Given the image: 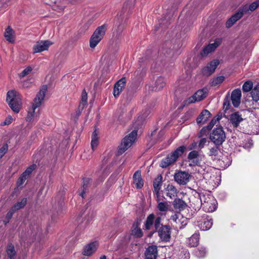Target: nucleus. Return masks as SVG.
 Here are the masks:
<instances>
[{
  "instance_id": "obj_30",
  "label": "nucleus",
  "mask_w": 259,
  "mask_h": 259,
  "mask_svg": "<svg viewBox=\"0 0 259 259\" xmlns=\"http://www.w3.org/2000/svg\"><path fill=\"white\" fill-rule=\"evenodd\" d=\"M240 15L239 14L235 13L232 15L226 22V27L227 28H229L232 27L234 24L238 20L240 19Z\"/></svg>"
},
{
  "instance_id": "obj_31",
  "label": "nucleus",
  "mask_w": 259,
  "mask_h": 259,
  "mask_svg": "<svg viewBox=\"0 0 259 259\" xmlns=\"http://www.w3.org/2000/svg\"><path fill=\"white\" fill-rule=\"evenodd\" d=\"M14 34V32L13 30L9 26L6 28L4 35L7 41L10 42H14L15 40Z\"/></svg>"
},
{
  "instance_id": "obj_27",
  "label": "nucleus",
  "mask_w": 259,
  "mask_h": 259,
  "mask_svg": "<svg viewBox=\"0 0 259 259\" xmlns=\"http://www.w3.org/2000/svg\"><path fill=\"white\" fill-rule=\"evenodd\" d=\"M172 205L176 210L179 211L185 209L187 206L186 203L180 198H175L172 202Z\"/></svg>"
},
{
  "instance_id": "obj_48",
  "label": "nucleus",
  "mask_w": 259,
  "mask_h": 259,
  "mask_svg": "<svg viewBox=\"0 0 259 259\" xmlns=\"http://www.w3.org/2000/svg\"><path fill=\"white\" fill-rule=\"evenodd\" d=\"M209 132L208 131V130H207L206 128L204 126L201 129L198 134V137L201 138L203 136H206L209 134Z\"/></svg>"
},
{
  "instance_id": "obj_16",
  "label": "nucleus",
  "mask_w": 259,
  "mask_h": 259,
  "mask_svg": "<svg viewBox=\"0 0 259 259\" xmlns=\"http://www.w3.org/2000/svg\"><path fill=\"white\" fill-rule=\"evenodd\" d=\"M125 84L126 78L125 77H122L115 83L113 90V95L115 98L118 96L122 91L123 89L125 86Z\"/></svg>"
},
{
  "instance_id": "obj_11",
  "label": "nucleus",
  "mask_w": 259,
  "mask_h": 259,
  "mask_svg": "<svg viewBox=\"0 0 259 259\" xmlns=\"http://www.w3.org/2000/svg\"><path fill=\"white\" fill-rule=\"evenodd\" d=\"M146 59L141 58L139 59V67L137 69L134 73V75L137 78V80H140L145 76L147 71V65L145 62Z\"/></svg>"
},
{
  "instance_id": "obj_17",
  "label": "nucleus",
  "mask_w": 259,
  "mask_h": 259,
  "mask_svg": "<svg viewBox=\"0 0 259 259\" xmlns=\"http://www.w3.org/2000/svg\"><path fill=\"white\" fill-rule=\"evenodd\" d=\"M241 92L239 89L234 90L230 96L232 104L235 107H238L240 104Z\"/></svg>"
},
{
  "instance_id": "obj_63",
  "label": "nucleus",
  "mask_w": 259,
  "mask_h": 259,
  "mask_svg": "<svg viewBox=\"0 0 259 259\" xmlns=\"http://www.w3.org/2000/svg\"><path fill=\"white\" fill-rule=\"evenodd\" d=\"M221 117H222V116H219V115H218V117H217V118H220V119L221 118Z\"/></svg>"
},
{
  "instance_id": "obj_53",
  "label": "nucleus",
  "mask_w": 259,
  "mask_h": 259,
  "mask_svg": "<svg viewBox=\"0 0 259 259\" xmlns=\"http://www.w3.org/2000/svg\"><path fill=\"white\" fill-rule=\"evenodd\" d=\"M85 106L83 104H79L78 109L76 111V114L77 117L79 116L81 114V112L82 111L83 109H84V107Z\"/></svg>"
},
{
  "instance_id": "obj_45",
  "label": "nucleus",
  "mask_w": 259,
  "mask_h": 259,
  "mask_svg": "<svg viewBox=\"0 0 259 259\" xmlns=\"http://www.w3.org/2000/svg\"><path fill=\"white\" fill-rule=\"evenodd\" d=\"M205 253H206L205 248H203V247L197 248L195 250V254L199 257H204L205 255Z\"/></svg>"
},
{
  "instance_id": "obj_46",
  "label": "nucleus",
  "mask_w": 259,
  "mask_h": 259,
  "mask_svg": "<svg viewBox=\"0 0 259 259\" xmlns=\"http://www.w3.org/2000/svg\"><path fill=\"white\" fill-rule=\"evenodd\" d=\"M32 70V68L30 66L26 67L19 74V76L20 77H24L29 74L31 72Z\"/></svg>"
},
{
  "instance_id": "obj_58",
  "label": "nucleus",
  "mask_w": 259,
  "mask_h": 259,
  "mask_svg": "<svg viewBox=\"0 0 259 259\" xmlns=\"http://www.w3.org/2000/svg\"><path fill=\"white\" fill-rule=\"evenodd\" d=\"M207 130L209 132L210 130L212 128L213 126L210 124H208L207 126H204Z\"/></svg>"
},
{
  "instance_id": "obj_15",
  "label": "nucleus",
  "mask_w": 259,
  "mask_h": 259,
  "mask_svg": "<svg viewBox=\"0 0 259 259\" xmlns=\"http://www.w3.org/2000/svg\"><path fill=\"white\" fill-rule=\"evenodd\" d=\"M221 40L218 39L216 40L212 44H209L207 46L205 47L202 51L200 52V55L202 57L206 56L211 52H213L215 50V49L219 47V46L221 44Z\"/></svg>"
},
{
  "instance_id": "obj_33",
  "label": "nucleus",
  "mask_w": 259,
  "mask_h": 259,
  "mask_svg": "<svg viewBox=\"0 0 259 259\" xmlns=\"http://www.w3.org/2000/svg\"><path fill=\"white\" fill-rule=\"evenodd\" d=\"M6 252L10 259H15L16 252L13 244L12 243L8 244L6 249Z\"/></svg>"
},
{
  "instance_id": "obj_23",
  "label": "nucleus",
  "mask_w": 259,
  "mask_h": 259,
  "mask_svg": "<svg viewBox=\"0 0 259 259\" xmlns=\"http://www.w3.org/2000/svg\"><path fill=\"white\" fill-rule=\"evenodd\" d=\"M200 234L198 231L196 232L189 238L187 244L189 247H194L198 246L199 242Z\"/></svg>"
},
{
  "instance_id": "obj_20",
  "label": "nucleus",
  "mask_w": 259,
  "mask_h": 259,
  "mask_svg": "<svg viewBox=\"0 0 259 259\" xmlns=\"http://www.w3.org/2000/svg\"><path fill=\"white\" fill-rule=\"evenodd\" d=\"M98 242L94 241L87 244L84 248L83 254L85 256L91 255L96 250L98 246Z\"/></svg>"
},
{
  "instance_id": "obj_52",
  "label": "nucleus",
  "mask_w": 259,
  "mask_h": 259,
  "mask_svg": "<svg viewBox=\"0 0 259 259\" xmlns=\"http://www.w3.org/2000/svg\"><path fill=\"white\" fill-rule=\"evenodd\" d=\"M207 142V139L206 138H202L200 139L198 143V147L200 149H202L204 147Z\"/></svg>"
},
{
  "instance_id": "obj_10",
  "label": "nucleus",
  "mask_w": 259,
  "mask_h": 259,
  "mask_svg": "<svg viewBox=\"0 0 259 259\" xmlns=\"http://www.w3.org/2000/svg\"><path fill=\"white\" fill-rule=\"evenodd\" d=\"M203 201L201 199V202L204 211L207 212L214 211L217 208V202L216 200L213 197H205V196H203Z\"/></svg>"
},
{
  "instance_id": "obj_14",
  "label": "nucleus",
  "mask_w": 259,
  "mask_h": 259,
  "mask_svg": "<svg viewBox=\"0 0 259 259\" xmlns=\"http://www.w3.org/2000/svg\"><path fill=\"white\" fill-rule=\"evenodd\" d=\"M190 175L185 171H179L175 174L174 179L179 184L186 185L189 181Z\"/></svg>"
},
{
  "instance_id": "obj_50",
  "label": "nucleus",
  "mask_w": 259,
  "mask_h": 259,
  "mask_svg": "<svg viewBox=\"0 0 259 259\" xmlns=\"http://www.w3.org/2000/svg\"><path fill=\"white\" fill-rule=\"evenodd\" d=\"M8 149V146L7 144L4 145L0 149V159L5 154Z\"/></svg>"
},
{
  "instance_id": "obj_9",
  "label": "nucleus",
  "mask_w": 259,
  "mask_h": 259,
  "mask_svg": "<svg viewBox=\"0 0 259 259\" xmlns=\"http://www.w3.org/2000/svg\"><path fill=\"white\" fill-rule=\"evenodd\" d=\"M208 95V89L206 88H204L196 91L193 96L188 98L187 99L184 101V104L182 108L185 106L195 103L196 102H199L205 98Z\"/></svg>"
},
{
  "instance_id": "obj_4",
  "label": "nucleus",
  "mask_w": 259,
  "mask_h": 259,
  "mask_svg": "<svg viewBox=\"0 0 259 259\" xmlns=\"http://www.w3.org/2000/svg\"><path fill=\"white\" fill-rule=\"evenodd\" d=\"M47 90V85H44L41 87V89L40 90L39 92L36 95V97L34 99V103L32 105V111H28L26 117V121L31 122L32 121L35 110L41 105V102L44 99Z\"/></svg>"
},
{
  "instance_id": "obj_22",
  "label": "nucleus",
  "mask_w": 259,
  "mask_h": 259,
  "mask_svg": "<svg viewBox=\"0 0 259 259\" xmlns=\"http://www.w3.org/2000/svg\"><path fill=\"white\" fill-rule=\"evenodd\" d=\"M243 120L238 112L233 113L230 115L229 120L234 127L237 128L239 123Z\"/></svg>"
},
{
  "instance_id": "obj_39",
  "label": "nucleus",
  "mask_w": 259,
  "mask_h": 259,
  "mask_svg": "<svg viewBox=\"0 0 259 259\" xmlns=\"http://www.w3.org/2000/svg\"><path fill=\"white\" fill-rule=\"evenodd\" d=\"M230 96L229 93H228L226 96L223 103V109L225 111L228 110L231 107L230 104Z\"/></svg>"
},
{
  "instance_id": "obj_44",
  "label": "nucleus",
  "mask_w": 259,
  "mask_h": 259,
  "mask_svg": "<svg viewBox=\"0 0 259 259\" xmlns=\"http://www.w3.org/2000/svg\"><path fill=\"white\" fill-rule=\"evenodd\" d=\"M248 11H249L248 6L246 5L242 8H240L239 10L235 13L240 14L241 16L240 18H241L243 15L247 13Z\"/></svg>"
},
{
  "instance_id": "obj_60",
  "label": "nucleus",
  "mask_w": 259,
  "mask_h": 259,
  "mask_svg": "<svg viewBox=\"0 0 259 259\" xmlns=\"http://www.w3.org/2000/svg\"><path fill=\"white\" fill-rule=\"evenodd\" d=\"M256 123H257V125H255V126H258L259 127V121L257 120H256Z\"/></svg>"
},
{
  "instance_id": "obj_32",
  "label": "nucleus",
  "mask_w": 259,
  "mask_h": 259,
  "mask_svg": "<svg viewBox=\"0 0 259 259\" xmlns=\"http://www.w3.org/2000/svg\"><path fill=\"white\" fill-rule=\"evenodd\" d=\"M91 181V179L89 178H83V184L81 187V192L80 193L79 195L81 196L82 198L84 197V194L85 193L86 190L88 189L90 183Z\"/></svg>"
},
{
  "instance_id": "obj_8",
  "label": "nucleus",
  "mask_w": 259,
  "mask_h": 259,
  "mask_svg": "<svg viewBox=\"0 0 259 259\" xmlns=\"http://www.w3.org/2000/svg\"><path fill=\"white\" fill-rule=\"evenodd\" d=\"M137 136V131L136 130H134L123 139L118 149V154L119 155H121L123 153L132 146L133 143L135 142Z\"/></svg>"
},
{
  "instance_id": "obj_62",
  "label": "nucleus",
  "mask_w": 259,
  "mask_h": 259,
  "mask_svg": "<svg viewBox=\"0 0 259 259\" xmlns=\"http://www.w3.org/2000/svg\"><path fill=\"white\" fill-rule=\"evenodd\" d=\"M255 133H256V134H257V131H256V132H255ZM252 133H253V134H255V131H252Z\"/></svg>"
},
{
  "instance_id": "obj_51",
  "label": "nucleus",
  "mask_w": 259,
  "mask_h": 259,
  "mask_svg": "<svg viewBox=\"0 0 259 259\" xmlns=\"http://www.w3.org/2000/svg\"><path fill=\"white\" fill-rule=\"evenodd\" d=\"M27 178H26L23 175H21V176L18 178L17 182V185L18 186H21L25 181L26 180Z\"/></svg>"
},
{
  "instance_id": "obj_56",
  "label": "nucleus",
  "mask_w": 259,
  "mask_h": 259,
  "mask_svg": "<svg viewBox=\"0 0 259 259\" xmlns=\"http://www.w3.org/2000/svg\"><path fill=\"white\" fill-rule=\"evenodd\" d=\"M10 0H0V4H2L3 6L7 4Z\"/></svg>"
},
{
  "instance_id": "obj_34",
  "label": "nucleus",
  "mask_w": 259,
  "mask_h": 259,
  "mask_svg": "<svg viewBox=\"0 0 259 259\" xmlns=\"http://www.w3.org/2000/svg\"><path fill=\"white\" fill-rule=\"evenodd\" d=\"M225 80V77L224 76H220L218 77H213L210 84L211 87H216L217 85H220Z\"/></svg>"
},
{
  "instance_id": "obj_37",
  "label": "nucleus",
  "mask_w": 259,
  "mask_h": 259,
  "mask_svg": "<svg viewBox=\"0 0 259 259\" xmlns=\"http://www.w3.org/2000/svg\"><path fill=\"white\" fill-rule=\"evenodd\" d=\"M98 145V137L96 130L94 131L92 135L91 147L94 151Z\"/></svg>"
},
{
  "instance_id": "obj_2",
  "label": "nucleus",
  "mask_w": 259,
  "mask_h": 259,
  "mask_svg": "<svg viewBox=\"0 0 259 259\" xmlns=\"http://www.w3.org/2000/svg\"><path fill=\"white\" fill-rule=\"evenodd\" d=\"M6 101L11 108L15 113H18L22 105V97L20 94L15 90L8 92Z\"/></svg>"
},
{
  "instance_id": "obj_35",
  "label": "nucleus",
  "mask_w": 259,
  "mask_h": 259,
  "mask_svg": "<svg viewBox=\"0 0 259 259\" xmlns=\"http://www.w3.org/2000/svg\"><path fill=\"white\" fill-rule=\"evenodd\" d=\"M165 85L164 79L162 77H158L155 81V90H161Z\"/></svg>"
},
{
  "instance_id": "obj_61",
  "label": "nucleus",
  "mask_w": 259,
  "mask_h": 259,
  "mask_svg": "<svg viewBox=\"0 0 259 259\" xmlns=\"http://www.w3.org/2000/svg\"><path fill=\"white\" fill-rule=\"evenodd\" d=\"M187 254L188 255V256H189V252H187V251H186V253H185V254Z\"/></svg>"
},
{
  "instance_id": "obj_19",
  "label": "nucleus",
  "mask_w": 259,
  "mask_h": 259,
  "mask_svg": "<svg viewBox=\"0 0 259 259\" xmlns=\"http://www.w3.org/2000/svg\"><path fill=\"white\" fill-rule=\"evenodd\" d=\"M199 153L196 150L190 152L188 155V159L189 162V165L190 166H195L200 163L198 158Z\"/></svg>"
},
{
  "instance_id": "obj_59",
  "label": "nucleus",
  "mask_w": 259,
  "mask_h": 259,
  "mask_svg": "<svg viewBox=\"0 0 259 259\" xmlns=\"http://www.w3.org/2000/svg\"><path fill=\"white\" fill-rule=\"evenodd\" d=\"M100 259H106V256L105 255H103L100 257Z\"/></svg>"
},
{
  "instance_id": "obj_40",
  "label": "nucleus",
  "mask_w": 259,
  "mask_h": 259,
  "mask_svg": "<svg viewBox=\"0 0 259 259\" xmlns=\"http://www.w3.org/2000/svg\"><path fill=\"white\" fill-rule=\"evenodd\" d=\"M36 165L33 164L30 166L28 167L26 169L22 174L26 178H28L32 172L36 168Z\"/></svg>"
},
{
  "instance_id": "obj_55",
  "label": "nucleus",
  "mask_w": 259,
  "mask_h": 259,
  "mask_svg": "<svg viewBox=\"0 0 259 259\" xmlns=\"http://www.w3.org/2000/svg\"><path fill=\"white\" fill-rule=\"evenodd\" d=\"M12 118H7L4 122L2 124V125H9L12 122Z\"/></svg>"
},
{
  "instance_id": "obj_3",
  "label": "nucleus",
  "mask_w": 259,
  "mask_h": 259,
  "mask_svg": "<svg viewBox=\"0 0 259 259\" xmlns=\"http://www.w3.org/2000/svg\"><path fill=\"white\" fill-rule=\"evenodd\" d=\"M186 150L185 146H181L177 148L174 151L168 154L165 158H163L160 164V166L162 168H166L175 162L179 157L182 156Z\"/></svg>"
},
{
  "instance_id": "obj_38",
  "label": "nucleus",
  "mask_w": 259,
  "mask_h": 259,
  "mask_svg": "<svg viewBox=\"0 0 259 259\" xmlns=\"http://www.w3.org/2000/svg\"><path fill=\"white\" fill-rule=\"evenodd\" d=\"M251 96L254 101L257 102L259 100V85L257 84L252 89Z\"/></svg>"
},
{
  "instance_id": "obj_12",
  "label": "nucleus",
  "mask_w": 259,
  "mask_h": 259,
  "mask_svg": "<svg viewBox=\"0 0 259 259\" xmlns=\"http://www.w3.org/2000/svg\"><path fill=\"white\" fill-rule=\"evenodd\" d=\"M219 63L220 61L218 60H213L210 62L206 66L202 69L201 72L202 75L205 76H210L214 72Z\"/></svg>"
},
{
  "instance_id": "obj_57",
  "label": "nucleus",
  "mask_w": 259,
  "mask_h": 259,
  "mask_svg": "<svg viewBox=\"0 0 259 259\" xmlns=\"http://www.w3.org/2000/svg\"><path fill=\"white\" fill-rule=\"evenodd\" d=\"M207 130L209 132L210 130L212 128L213 126L210 124H208L207 126H204Z\"/></svg>"
},
{
  "instance_id": "obj_6",
  "label": "nucleus",
  "mask_w": 259,
  "mask_h": 259,
  "mask_svg": "<svg viewBox=\"0 0 259 259\" xmlns=\"http://www.w3.org/2000/svg\"><path fill=\"white\" fill-rule=\"evenodd\" d=\"M106 29L105 24L96 28L90 39V48L94 49L97 46L105 35Z\"/></svg>"
},
{
  "instance_id": "obj_24",
  "label": "nucleus",
  "mask_w": 259,
  "mask_h": 259,
  "mask_svg": "<svg viewBox=\"0 0 259 259\" xmlns=\"http://www.w3.org/2000/svg\"><path fill=\"white\" fill-rule=\"evenodd\" d=\"M133 182L137 189H141L144 185V181L142 178L140 170L136 171L133 175Z\"/></svg>"
},
{
  "instance_id": "obj_47",
  "label": "nucleus",
  "mask_w": 259,
  "mask_h": 259,
  "mask_svg": "<svg viewBox=\"0 0 259 259\" xmlns=\"http://www.w3.org/2000/svg\"><path fill=\"white\" fill-rule=\"evenodd\" d=\"M259 7V0L252 3L249 6V9L250 11H254Z\"/></svg>"
},
{
  "instance_id": "obj_54",
  "label": "nucleus",
  "mask_w": 259,
  "mask_h": 259,
  "mask_svg": "<svg viewBox=\"0 0 259 259\" xmlns=\"http://www.w3.org/2000/svg\"><path fill=\"white\" fill-rule=\"evenodd\" d=\"M219 120L220 118H215V117H214L213 119H211L209 124L213 127V126L216 124L217 122Z\"/></svg>"
},
{
  "instance_id": "obj_25",
  "label": "nucleus",
  "mask_w": 259,
  "mask_h": 259,
  "mask_svg": "<svg viewBox=\"0 0 259 259\" xmlns=\"http://www.w3.org/2000/svg\"><path fill=\"white\" fill-rule=\"evenodd\" d=\"M210 115L211 113L208 110H203L196 119L197 123L198 124H204L210 117Z\"/></svg>"
},
{
  "instance_id": "obj_1",
  "label": "nucleus",
  "mask_w": 259,
  "mask_h": 259,
  "mask_svg": "<svg viewBox=\"0 0 259 259\" xmlns=\"http://www.w3.org/2000/svg\"><path fill=\"white\" fill-rule=\"evenodd\" d=\"M161 218L156 217L153 213L148 215L144 224L145 230H149L153 225L155 232L158 233L160 239L163 242H168L171 238V228L169 225H163L161 224Z\"/></svg>"
},
{
  "instance_id": "obj_18",
  "label": "nucleus",
  "mask_w": 259,
  "mask_h": 259,
  "mask_svg": "<svg viewBox=\"0 0 259 259\" xmlns=\"http://www.w3.org/2000/svg\"><path fill=\"white\" fill-rule=\"evenodd\" d=\"M157 255L158 250L156 245L149 246L145 252V259H156Z\"/></svg>"
},
{
  "instance_id": "obj_42",
  "label": "nucleus",
  "mask_w": 259,
  "mask_h": 259,
  "mask_svg": "<svg viewBox=\"0 0 259 259\" xmlns=\"http://www.w3.org/2000/svg\"><path fill=\"white\" fill-rule=\"evenodd\" d=\"M168 205L166 202L158 203L157 208L160 211H166L168 210Z\"/></svg>"
},
{
  "instance_id": "obj_26",
  "label": "nucleus",
  "mask_w": 259,
  "mask_h": 259,
  "mask_svg": "<svg viewBox=\"0 0 259 259\" xmlns=\"http://www.w3.org/2000/svg\"><path fill=\"white\" fill-rule=\"evenodd\" d=\"M139 225L138 221L134 222L131 229V235L136 238H141L143 236L141 229L139 227Z\"/></svg>"
},
{
  "instance_id": "obj_43",
  "label": "nucleus",
  "mask_w": 259,
  "mask_h": 259,
  "mask_svg": "<svg viewBox=\"0 0 259 259\" xmlns=\"http://www.w3.org/2000/svg\"><path fill=\"white\" fill-rule=\"evenodd\" d=\"M88 102V94L85 89L82 91L81 95V99L80 104L86 106Z\"/></svg>"
},
{
  "instance_id": "obj_49",
  "label": "nucleus",
  "mask_w": 259,
  "mask_h": 259,
  "mask_svg": "<svg viewBox=\"0 0 259 259\" xmlns=\"http://www.w3.org/2000/svg\"><path fill=\"white\" fill-rule=\"evenodd\" d=\"M16 211L11 207L9 211L7 212L6 214V218L7 220V222H6V224L7 223H9L10 220L11 219V218L13 217V214Z\"/></svg>"
},
{
  "instance_id": "obj_36",
  "label": "nucleus",
  "mask_w": 259,
  "mask_h": 259,
  "mask_svg": "<svg viewBox=\"0 0 259 259\" xmlns=\"http://www.w3.org/2000/svg\"><path fill=\"white\" fill-rule=\"evenodd\" d=\"M27 203V199L26 198H23L20 202H18L15 203L12 208L15 211H17L21 208L24 207Z\"/></svg>"
},
{
  "instance_id": "obj_21",
  "label": "nucleus",
  "mask_w": 259,
  "mask_h": 259,
  "mask_svg": "<svg viewBox=\"0 0 259 259\" xmlns=\"http://www.w3.org/2000/svg\"><path fill=\"white\" fill-rule=\"evenodd\" d=\"M162 184V177L161 175H158L153 181L154 193L156 195L157 198L159 197V192ZM159 200V198H158Z\"/></svg>"
},
{
  "instance_id": "obj_13",
  "label": "nucleus",
  "mask_w": 259,
  "mask_h": 259,
  "mask_svg": "<svg viewBox=\"0 0 259 259\" xmlns=\"http://www.w3.org/2000/svg\"><path fill=\"white\" fill-rule=\"evenodd\" d=\"M52 44L53 42L48 40L38 41L33 47V53H40L47 50Z\"/></svg>"
},
{
  "instance_id": "obj_41",
  "label": "nucleus",
  "mask_w": 259,
  "mask_h": 259,
  "mask_svg": "<svg viewBox=\"0 0 259 259\" xmlns=\"http://www.w3.org/2000/svg\"><path fill=\"white\" fill-rule=\"evenodd\" d=\"M253 83L251 81H247L244 83L242 86V90L244 92H248L252 90Z\"/></svg>"
},
{
  "instance_id": "obj_5",
  "label": "nucleus",
  "mask_w": 259,
  "mask_h": 259,
  "mask_svg": "<svg viewBox=\"0 0 259 259\" xmlns=\"http://www.w3.org/2000/svg\"><path fill=\"white\" fill-rule=\"evenodd\" d=\"M196 219L195 222L196 225L201 230H208L212 226L213 220L212 218L205 213L202 214L199 213Z\"/></svg>"
},
{
  "instance_id": "obj_7",
  "label": "nucleus",
  "mask_w": 259,
  "mask_h": 259,
  "mask_svg": "<svg viewBox=\"0 0 259 259\" xmlns=\"http://www.w3.org/2000/svg\"><path fill=\"white\" fill-rule=\"evenodd\" d=\"M226 138L225 132L221 126L214 128L209 135V139L215 145H222Z\"/></svg>"
},
{
  "instance_id": "obj_28",
  "label": "nucleus",
  "mask_w": 259,
  "mask_h": 259,
  "mask_svg": "<svg viewBox=\"0 0 259 259\" xmlns=\"http://www.w3.org/2000/svg\"><path fill=\"white\" fill-rule=\"evenodd\" d=\"M165 191H166V196L170 198H172L177 196L178 190L176 188L171 184H168L167 186L165 188Z\"/></svg>"
},
{
  "instance_id": "obj_29",
  "label": "nucleus",
  "mask_w": 259,
  "mask_h": 259,
  "mask_svg": "<svg viewBox=\"0 0 259 259\" xmlns=\"http://www.w3.org/2000/svg\"><path fill=\"white\" fill-rule=\"evenodd\" d=\"M221 145H215L209 149L208 155L211 156L213 159H218L219 155L220 152Z\"/></svg>"
}]
</instances>
